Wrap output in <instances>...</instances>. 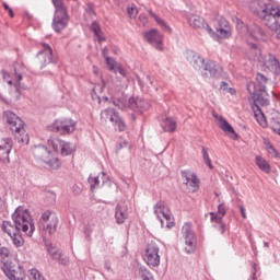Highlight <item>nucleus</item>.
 Wrapping results in <instances>:
<instances>
[{"instance_id": "864d4df0", "label": "nucleus", "mask_w": 280, "mask_h": 280, "mask_svg": "<svg viewBox=\"0 0 280 280\" xmlns=\"http://www.w3.org/2000/svg\"><path fill=\"white\" fill-rule=\"evenodd\" d=\"M137 25H139V27H145V25H148V18L145 15H139Z\"/></svg>"}, {"instance_id": "412c9836", "label": "nucleus", "mask_w": 280, "mask_h": 280, "mask_svg": "<svg viewBox=\"0 0 280 280\" xmlns=\"http://www.w3.org/2000/svg\"><path fill=\"white\" fill-rule=\"evenodd\" d=\"M102 82H103V85L97 84L93 88V93H95V95H97V93H103L104 89H106V86H107V89H109V93L112 95H115V93H119V91H121L122 85H121L120 81L115 84V82H113V81L106 83V81H104V79H102Z\"/></svg>"}, {"instance_id": "338daca9", "label": "nucleus", "mask_w": 280, "mask_h": 280, "mask_svg": "<svg viewBox=\"0 0 280 280\" xmlns=\"http://www.w3.org/2000/svg\"><path fill=\"white\" fill-rule=\"evenodd\" d=\"M147 82H149L150 86L154 84V81L150 77H147Z\"/></svg>"}, {"instance_id": "72a5a7b5", "label": "nucleus", "mask_w": 280, "mask_h": 280, "mask_svg": "<svg viewBox=\"0 0 280 280\" xmlns=\"http://www.w3.org/2000/svg\"><path fill=\"white\" fill-rule=\"evenodd\" d=\"M206 215L210 217L211 224H213L214 226H220V229H222L221 233H224V223L222 222L223 218L220 217V214H218L215 212H210Z\"/></svg>"}, {"instance_id": "39448f33", "label": "nucleus", "mask_w": 280, "mask_h": 280, "mask_svg": "<svg viewBox=\"0 0 280 280\" xmlns=\"http://www.w3.org/2000/svg\"><path fill=\"white\" fill-rule=\"evenodd\" d=\"M38 229L42 235H54L58 229V214L56 211H44L38 222Z\"/></svg>"}, {"instance_id": "6e6d98bb", "label": "nucleus", "mask_w": 280, "mask_h": 280, "mask_svg": "<svg viewBox=\"0 0 280 280\" xmlns=\"http://www.w3.org/2000/svg\"><path fill=\"white\" fill-rule=\"evenodd\" d=\"M119 72L120 75H122V78H126L128 75V72L124 69L122 66H120V63L116 67V71H114V73Z\"/></svg>"}, {"instance_id": "3c124183", "label": "nucleus", "mask_w": 280, "mask_h": 280, "mask_svg": "<svg viewBox=\"0 0 280 280\" xmlns=\"http://www.w3.org/2000/svg\"><path fill=\"white\" fill-rule=\"evenodd\" d=\"M267 152L268 154H271L275 159H279V151L275 149V145L268 143L267 144Z\"/></svg>"}, {"instance_id": "bb28decb", "label": "nucleus", "mask_w": 280, "mask_h": 280, "mask_svg": "<svg viewBox=\"0 0 280 280\" xmlns=\"http://www.w3.org/2000/svg\"><path fill=\"white\" fill-rule=\"evenodd\" d=\"M119 103L117 104V102H114L115 106H118V108H131V110H137V108L139 106H141V104L139 103V101L135 97L129 98L128 101H126V98L119 100Z\"/></svg>"}, {"instance_id": "7c9ffc66", "label": "nucleus", "mask_w": 280, "mask_h": 280, "mask_svg": "<svg viewBox=\"0 0 280 280\" xmlns=\"http://www.w3.org/2000/svg\"><path fill=\"white\" fill-rule=\"evenodd\" d=\"M247 36L250 40H259L264 36V31L258 25H254L250 28H247Z\"/></svg>"}, {"instance_id": "2f4dec72", "label": "nucleus", "mask_w": 280, "mask_h": 280, "mask_svg": "<svg viewBox=\"0 0 280 280\" xmlns=\"http://www.w3.org/2000/svg\"><path fill=\"white\" fill-rule=\"evenodd\" d=\"M91 31L93 32L95 38H97L100 44L106 42V36H104L102 27H100V24L97 22L92 23Z\"/></svg>"}, {"instance_id": "0e129e2a", "label": "nucleus", "mask_w": 280, "mask_h": 280, "mask_svg": "<svg viewBox=\"0 0 280 280\" xmlns=\"http://www.w3.org/2000/svg\"><path fill=\"white\" fill-rule=\"evenodd\" d=\"M102 54H103V57H104L105 60H106V58H108V49L105 47V48L103 49Z\"/></svg>"}, {"instance_id": "dca6fc26", "label": "nucleus", "mask_w": 280, "mask_h": 280, "mask_svg": "<svg viewBox=\"0 0 280 280\" xmlns=\"http://www.w3.org/2000/svg\"><path fill=\"white\" fill-rule=\"evenodd\" d=\"M43 50L37 54V60L40 69L51 65L54 62V50L49 44H42Z\"/></svg>"}, {"instance_id": "4c0bfd02", "label": "nucleus", "mask_w": 280, "mask_h": 280, "mask_svg": "<svg viewBox=\"0 0 280 280\" xmlns=\"http://www.w3.org/2000/svg\"><path fill=\"white\" fill-rule=\"evenodd\" d=\"M256 165L261 170V172H265V174H270V164L266 159L261 156H256Z\"/></svg>"}, {"instance_id": "9b49d317", "label": "nucleus", "mask_w": 280, "mask_h": 280, "mask_svg": "<svg viewBox=\"0 0 280 280\" xmlns=\"http://www.w3.org/2000/svg\"><path fill=\"white\" fill-rule=\"evenodd\" d=\"M51 132H60V135H69L75 131V121L73 119H57L49 127Z\"/></svg>"}, {"instance_id": "603ef678", "label": "nucleus", "mask_w": 280, "mask_h": 280, "mask_svg": "<svg viewBox=\"0 0 280 280\" xmlns=\"http://www.w3.org/2000/svg\"><path fill=\"white\" fill-rule=\"evenodd\" d=\"M127 12L131 19H137V15L139 14V10L137 7H135V4L128 7Z\"/></svg>"}, {"instance_id": "4d7b16f0", "label": "nucleus", "mask_w": 280, "mask_h": 280, "mask_svg": "<svg viewBox=\"0 0 280 280\" xmlns=\"http://www.w3.org/2000/svg\"><path fill=\"white\" fill-rule=\"evenodd\" d=\"M85 13L90 14V16L95 14V9L93 8V4H86Z\"/></svg>"}, {"instance_id": "bf43d9fd", "label": "nucleus", "mask_w": 280, "mask_h": 280, "mask_svg": "<svg viewBox=\"0 0 280 280\" xmlns=\"http://www.w3.org/2000/svg\"><path fill=\"white\" fill-rule=\"evenodd\" d=\"M73 194H75V196H79V194H82V188H80V186H73L72 187Z\"/></svg>"}, {"instance_id": "680f3d73", "label": "nucleus", "mask_w": 280, "mask_h": 280, "mask_svg": "<svg viewBox=\"0 0 280 280\" xmlns=\"http://www.w3.org/2000/svg\"><path fill=\"white\" fill-rule=\"evenodd\" d=\"M104 268H105V270H107L108 272H113V268L110 267V262L105 261Z\"/></svg>"}, {"instance_id": "f3484780", "label": "nucleus", "mask_w": 280, "mask_h": 280, "mask_svg": "<svg viewBox=\"0 0 280 280\" xmlns=\"http://www.w3.org/2000/svg\"><path fill=\"white\" fill-rule=\"evenodd\" d=\"M212 117L215 119L217 126L228 135V137H231V139H237V133L235 132V129H233V126L229 124L222 115H219L215 112H212Z\"/></svg>"}, {"instance_id": "aec40b11", "label": "nucleus", "mask_w": 280, "mask_h": 280, "mask_svg": "<svg viewBox=\"0 0 280 280\" xmlns=\"http://www.w3.org/2000/svg\"><path fill=\"white\" fill-rule=\"evenodd\" d=\"M182 178L184 185H186L190 191H198V185L200 182L198 180L196 173L191 171H184L182 172Z\"/></svg>"}, {"instance_id": "69168bd1", "label": "nucleus", "mask_w": 280, "mask_h": 280, "mask_svg": "<svg viewBox=\"0 0 280 280\" xmlns=\"http://www.w3.org/2000/svg\"><path fill=\"white\" fill-rule=\"evenodd\" d=\"M93 73L95 74V75H98V73H100V68H97V67H93Z\"/></svg>"}, {"instance_id": "37998d69", "label": "nucleus", "mask_w": 280, "mask_h": 280, "mask_svg": "<svg viewBox=\"0 0 280 280\" xmlns=\"http://www.w3.org/2000/svg\"><path fill=\"white\" fill-rule=\"evenodd\" d=\"M28 279L30 280H45L43 275H40V271L38 269H31L28 271Z\"/></svg>"}, {"instance_id": "4be33fe9", "label": "nucleus", "mask_w": 280, "mask_h": 280, "mask_svg": "<svg viewBox=\"0 0 280 280\" xmlns=\"http://www.w3.org/2000/svg\"><path fill=\"white\" fill-rule=\"evenodd\" d=\"M4 273L7 275L8 279L10 280H24L25 279V269L23 267H12L9 265L3 268Z\"/></svg>"}, {"instance_id": "0eeeda50", "label": "nucleus", "mask_w": 280, "mask_h": 280, "mask_svg": "<svg viewBox=\"0 0 280 280\" xmlns=\"http://www.w3.org/2000/svg\"><path fill=\"white\" fill-rule=\"evenodd\" d=\"M52 3L56 8L55 18L52 20V30H55V32H62V30L67 27V23H69L67 7H65L62 0H52Z\"/></svg>"}, {"instance_id": "c03bdc74", "label": "nucleus", "mask_w": 280, "mask_h": 280, "mask_svg": "<svg viewBox=\"0 0 280 280\" xmlns=\"http://www.w3.org/2000/svg\"><path fill=\"white\" fill-rule=\"evenodd\" d=\"M47 250L50 257H52L54 259H60L62 257V253H60V250L51 245L47 247Z\"/></svg>"}, {"instance_id": "c9c22d12", "label": "nucleus", "mask_w": 280, "mask_h": 280, "mask_svg": "<svg viewBox=\"0 0 280 280\" xmlns=\"http://www.w3.org/2000/svg\"><path fill=\"white\" fill-rule=\"evenodd\" d=\"M148 12H149L150 16H152V19H154V21L158 23V25H160V27H163V30H166V32H172V28L170 27V25H167L165 20H163L161 16H159L152 10H148Z\"/></svg>"}, {"instance_id": "e433bc0d", "label": "nucleus", "mask_w": 280, "mask_h": 280, "mask_svg": "<svg viewBox=\"0 0 280 280\" xmlns=\"http://www.w3.org/2000/svg\"><path fill=\"white\" fill-rule=\"evenodd\" d=\"M137 277L141 280H154V276L145 267H139L137 269Z\"/></svg>"}, {"instance_id": "423d86ee", "label": "nucleus", "mask_w": 280, "mask_h": 280, "mask_svg": "<svg viewBox=\"0 0 280 280\" xmlns=\"http://www.w3.org/2000/svg\"><path fill=\"white\" fill-rule=\"evenodd\" d=\"M13 69H14L13 77L12 74H10V72L3 70L2 78L4 82L9 83L10 86H12L13 84L15 97H19V95H21L20 86H21V81L23 80V71H25V66L23 65V62L18 61L13 65Z\"/></svg>"}, {"instance_id": "ddd939ff", "label": "nucleus", "mask_w": 280, "mask_h": 280, "mask_svg": "<svg viewBox=\"0 0 280 280\" xmlns=\"http://www.w3.org/2000/svg\"><path fill=\"white\" fill-rule=\"evenodd\" d=\"M187 21L190 27H194L195 30H205V32H207L211 38L218 39V35L215 32H213V28H211V26H209V24H207L205 19L201 16L196 14H188Z\"/></svg>"}, {"instance_id": "a19ab883", "label": "nucleus", "mask_w": 280, "mask_h": 280, "mask_svg": "<svg viewBox=\"0 0 280 280\" xmlns=\"http://www.w3.org/2000/svg\"><path fill=\"white\" fill-rule=\"evenodd\" d=\"M220 91H222L223 95H237V91L234 88L229 86V83L224 81L220 83Z\"/></svg>"}, {"instance_id": "ea45409f", "label": "nucleus", "mask_w": 280, "mask_h": 280, "mask_svg": "<svg viewBox=\"0 0 280 280\" xmlns=\"http://www.w3.org/2000/svg\"><path fill=\"white\" fill-rule=\"evenodd\" d=\"M256 81H257V84L255 85L257 88V91H260V92L266 91V83L268 82V79L264 74L257 73Z\"/></svg>"}, {"instance_id": "a878e982", "label": "nucleus", "mask_w": 280, "mask_h": 280, "mask_svg": "<svg viewBox=\"0 0 280 280\" xmlns=\"http://www.w3.org/2000/svg\"><path fill=\"white\" fill-rule=\"evenodd\" d=\"M127 218H128V206H126L125 203H119L116 207V212H115V219L117 221V224H124Z\"/></svg>"}, {"instance_id": "393cba45", "label": "nucleus", "mask_w": 280, "mask_h": 280, "mask_svg": "<svg viewBox=\"0 0 280 280\" xmlns=\"http://www.w3.org/2000/svg\"><path fill=\"white\" fill-rule=\"evenodd\" d=\"M32 153L35 159H38L39 161H43L45 163V160L51 154L49 150H47V147L43 144H38L32 148Z\"/></svg>"}, {"instance_id": "f704fd0d", "label": "nucleus", "mask_w": 280, "mask_h": 280, "mask_svg": "<svg viewBox=\"0 0 280 280\" xmlns=\"http://www.w3.org/2000/svg\"><path fill=\"white\" fill-rule=\"evenodd\" d=\"M161 127L163 130H165V132H174V130H176V120L173 118H165L162 120Z\"/></svg>"}, {"instance_id": "6ab92c4d", "label": "nucleus", "mask_w": 280, "mask_h": 280, "mask_svg": "<svg viewBox=\"0 0 280 280\" xmlns=\"http://www.w3.org/2000/svg\"><path fill=\"white\" fill-rule=\"evenodd\" d=\"M186 60L196 71H200L205 67V58L194 50L186 51Z\"/></svg>"}, {"instance_id": "13d9d810", "label": "nucleus", "mask_w": 280, "mask_h": 280, "mask_svg": "<svg viewBox=\"0 0 280 280\" xmlns=\"http://www.w3.org/2000/svg\"><path fill=\"white\" fill-rule=\"evenodd\" d=\"M56 261H59V264H62V266H67V264H69V258L61 254V257L59 259H56Z\"/></svg>"}, {"instance_id": "a18cd8bd", "label": "nucleus", "mask_w": 280, "mask_h": 280, "mask_svg": "<svg viewBox=\"0 0 280 280\" xmlns=\"http://www.w3.org/2000/svg\"><path fill=\"white\" fill-rule=\"evenodd\" d=\"M11 240L16 247H21L23 246V244H25V241H23V236H21L19 232L16 234H13V236H11Z\"/></svg>"}, {"instance_id": "473e14b6", "label": "nucleus", "mask_w": 280, "mask_h": 280, "mask_svg": "<svg viewBox=\"0 0 280 280\" xmlns=\"http://www.w3.org/2000/svg\"><path fill=\"white\" fill-rule=\"evenodd\" d=\"M115 117H119V114H117L115 112V109L113 108H107V109H104L101 112V118L104 120V121H112V124H115V120H112V119H115Z\"/></svg>"}, {"instance_id": "7ed1b4c3", "label": "nucleus", "mask_w": 280, "mask_h": 280, "mask_svg": "<svg viewBox=\"0 0 280 280\" xmlns=\"http://www.w3.org/2000/svg\"><path fill=\"white\" fill-rule=\"evenodd\" d=\"M248 45L250 48L248 52L249 60H254L255 62H259L260 67H266L268 71H271V73H276L279 75L280 73V65L279 60H277V57L272 55H262L261 49L257 47L256 44L248 42Z\"/></svg>"}, {"instance_id": "6e6552de", "label": "nucleus", "mask_w": 280, "mask_h": 280, "mask_svg": "<svg viewBox=\"0 0 280 280\" xmlns=\"http://www.w3.org/2000/svg\"><path fill=\"white\" fill-rule=\"evenodd\" d=\"M143 259L149 268H159L161 266V247L159 244L151 242L144 248Z\"/></svg>"}, {"instance_id": "09e8293b", "label": "nucleus", "mask_w": 280, "mask_h": 280, "mask_svg": "<svg viewBox=\"0 0 280 280\" xmlns=\"http://www.w3.org/2000/svg\"><path fill=\"white\" fill-rule=\"evenodd\" d=\"M105 61L109 71H116V67L119 65V62L115 61V59L110 57H106Z\"/></svg>"}, {"instance_id": "9d476101", "label": "nucleus", "mask_w": 280, "mask_h": 280, "mask_svg": "<svg viewBox=\"0 0 280 280\" xmlns=\"http://www.w3.org/2000/svg\"><path fill=\"white\" fill-rule=\"evenodd\" d=\"M154 213L162 226H165L166 229H172V226H174V218L172 217L170 209L165 207L164 202H159L154 206Z\"/></svg>"}, {"instance_id": "e2e57ef3", "label": "nucleus", "mask_w": 280, "mask_h": 280, "mask_svg": "<svg viewBox=\"0 0 280 280\" xmlns=\"http://www.w3.org/2000/svg\"><path fill=\"white\" fill-rule=\"evenodd\" d=\"M253 268H254V270H255V272L253 273V276H252V279L250 280H257V265H253Z\"/></svg>"}, {"instance_id": "20e7f679", "label": "nucleus", "mask_w": 280, "mask_h": 280, "mask_svg": "<svg viewBox=\"0 0 280 280\" xmlns=\"http://www.w3.org/2000/svg\"><path fill=\"white\" fill-rule=\"evenodd\" d=\"M3 118L5 119L7 124H9L10 130L13 132L20 143H30V138L25 132V122H23V120L16 116V114L7 110L3 114Z\"/></svg>"}, {"instance_id": "2eb2a0df", "label": "nucleus", "mask_w": 280, "mask_h": 280, "mask_svg": "<svg viewBox=\"0 0 280 280\" xmlns=\"http://www.w3.org/2000/svg\"><path fill=\"white\" fill-rule=\"evenodd\" d=\"M144 40H148L152 47H155L158 51H163V34L155 28H152L144 33Z\"/></svg>"}, {"instance_id": "58836bf2", "label": "nucleus", "mask_w": 280, "mask_h": 280, "mask_svg": "<svg viewBox=\"0 0 280 280\" xmlns=\"http://www.w3.org/2000/svg\"><path fill=\"white\" fill-rule=\"evenodd\" d=\"M44 163L48 165L50 170H60V160L54 158L51 154L44 161Z\"/></svg>"}, {"instance_id": "052dcab7", "label": "nucleus", "mask_w": 280, "mask_h": 280, "mask_svg": "<svg viewBox=\"0 0 280 280\" xmlns=\"http://www.w3.org/2000/svg\"><path fill=\"white\" fill-rule=\"evenodd\" d=\"M240 211H241V215L242 218H244V220H246V208H244V206H240Z\"/></svg>"}, {"instance_id": "79ce46f5", "label": "nucleus", "mask_w": 280, "mask_h": 280, "mask_svg": "<svg viewBox=\"0 0 280 280\" xmlns=\"http://www.w3.org/2000/svg\"><path fill=\"white\" fill-rule=\"evenodd\" d=\"M112 121H114L115 128L116 130H119V132H125V130L128 128L124 119H121L119 116L112 118Z\"/></svg>"}, {"instance_id": "cd10ccee", "label": "nucleus", "mask_w": 280, "mask_h": 280, "mask_svg": "<svg viewBox=\"0 0 280 280\" xmlns=\"http://www.w3.org/2000/svg\"><path fill=\"white\" fill-rule=\"evenodd\" d=\"M218 34L221 36V38H231V25L229 24V21L222 19L219 22V27H217Z\"/></svg>"}, {"instance_id": "f8f14e48", "label": "nucleus", "mask_w": 280, "mask_h": 280, "mask_svg": "<svg viewBox=\"0 0 280 280\" xmlns=\"http://www.w3.org/2000/svg\"><path fill=\"white\" fill-rule=\"evenodd\" d=\"M182 235L185 240V253L191 255L196 250V234L191 228V223H185L182 228Z\"/></svg>"}, {"instance_id": "a211bd4d", "label": "nucleus", "mask_w": 280, "mask_h": 280, "mask_svg": "<svg viewBox=\"0 0 280 280\" xmlns=\"http://www.w3.org/2000/svg\"><path fill=\"white\" fill-rule=\"evenodd\" d=\"M222 75V66L215 61L203 63L202 78H220Z\"/></svg>"}, {"instance_id": "de8ad7c7", "label": "nucleus", "mask_w": 280, "mask_h": 280, "mask_svg": "<svg viewBox=\"0 0 280 280\" xmlns=\"http://www.w3.org/2000/svg\"><path fill=\"white\" fill-rule=\"evenodd\" d=\"M236 30H238L241 34L246 35L248 33V26L244 25V22L240 19H236Z\"/></svg>"}, {"instance_id": "c756f323", "label": "nucleus", "mask_w": 280, "mask_h": 280, "mask_svg": "<svg viewBox=\"0 0 280 280\" xmlns=\"http://www.w3.org/2000/svg\"><path fill=\"white\" fill-rule=\"evenodd\" d=\"M254 117L256 121L261 126V128L268 127V120H266V115H264V112H261V108L259 106H254Z\"/></svg>"}, {"instance_id": "c85d7f7f", "label": "nucleus", "mask_w": 280, "mask_h": 280, "mask_svg": "<svg viewBox=\"0 0 280 280\" xmlns=\"http://www.w3.org/2000/svg\"><path fill=\"white\" fill-rule=\"evenodd\" d=\"M0 258L3 264V268H8V266L12 265V252L8 247H0Z\"/></svg>"}, {"instance_id": "8fccbe9b", "label": "nucleus", "mask_w": 280, "mask_h": 280, "mask_svg": "<svg viewBox=\"0 0 280 280\" xmlns=\"http://www.w3.org/2000/svg\"><path fill=\"white\" fill-rule=\"evenodd\" d=\"M270 128L276 132V135L280 136V121L277 119H272L270 121Z\"/></svg>"}, {"instance_id": "f257e3e1", "label": "nucleus", "mask_w": 280, "mask_h": 280, "mask_svg": "<svg viewBox=\"0 0 280 280\" xmlns=\"http://www.w3.org/2000/svg\"><path fill=\"white\" fill-rule=\"evenodd\" d=\"M253 12L264 21L266 27L276 32L277 38L280 39V8L272 3L271 0H258L254 2Z\"/></svg>"}, {"instance_id": "49530a36", "label": "nucleus", "mask_w": 280, "mask_h": 280, "mask_svg": "<svg viewBox=\"0 0 280 280\" xmlns=\"http://www.w3.org/2000/svg\"><path fill=\"white\" fill-rule=\"evenodd\" d=\"M202 159L206 165H208L210 170H213V164H211V159L209 158V150L207 148H202Z\"/></svg>"}, {"instance_id": "1a4fd4ad", "label": "nucleus", "mask_w": 280, "mask_h": 280, "mask_svg": "<svg viewBox=\"0 0 280 280\" xmlns=\"http://www.w3.org/2000/svg\"><path fill=\"white\" fill-rule=\"evenodd\" d=\"M48 148H52V150L61 156H69L75 152V147L65 140H61L58 137H50L48 139Z\"/></svg>"}, {"instance_id": "b1692460", "label": "nucleus", "mask_w": 280, "mask_h": 280, "mask_svg": "<svg viewBox=\"0 0 280 280\" xmlns=\"http://www.w3.org/2000/svg\"><path fill=\"white\" fill-rule=\"evenodd\" d=\"M89 183L93 191V189H97V187H103L106 185V183H108V176H106V173H101L97 176H90Z\"/></svg>"}, {"instance_id": "4468645a", "label": "nucleus", "mask_w": 280, "mask_h": 280, "mask_svg": "<svg viewBox=\"0 0 280 280\" xmlns=\"http://www.w3.org/2000/svg\"><path fill=\"white\" fill-rule=\"evenodd\" d=\"M247 91L254 100V106H268L270 101L265 96L266 91H258L255 82H249L247 84Z\"/></svg>"}, {"instance_id": "5fc2aeb1", "label": "nucleus", "mask_w": 280, "mask_h": 280, "mask_svg": "<svg viewBox=\"0 0 280 280\" xmlns=\"http://www.w3.org/2000/svg\"><path fill=\"white\" fill-rule=\"evenodd\" d=\"M217 215H220L222 218H224L226 215V208L224 207V203H220L218 206V213Z\"/></svg>"}, {"instance_id": "5701e85b", "label": "nucleus", "mask_w": 280, "mask_h": 280, "mask_svg": "<svg viewBox=\"0 0 280 280\" xmlns=\"http://www.w3.org/2000/svg\"><path fill=\"white\" fill-rule=\"evenodd\" d=\"M12 150V139L4 138L0 140V161L10 163V152Z\"/></svg>"}, {"instance_id": "f03ea898", "label": "nucleus", "mask_w": 280, "mask_h": 280, "mask_svg": "<svg viewBox=\"0 0 280 280\" xmlns=\"http://www.w3.org/2000/svg\"><path fill=\"white\" fill-rule=\"evenodd\" d=\"M13 222L15 225H11L10 222H3V229L9 237H12L22 231L25 233L27 237H32L34 232L36 231V226L34 225V221L32 220V215L30 211L23 207H19L12 215Z\"/></svg>"}, {"instance_id": "774afa93", "label": "nucleus", "mask_w": 280, "mask_h": 280, "mask_svg": "<svg viewBox=\"0 0 280 280\" xmlns=\"http://www.w3.org/2000/svg\"><path fill=\"white\" fill-rule=\"evenodd\" d=\"M8 12H9V16L14 18V11H12V9H9Z\"/></svg>"}]
</instances>
